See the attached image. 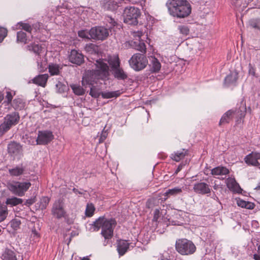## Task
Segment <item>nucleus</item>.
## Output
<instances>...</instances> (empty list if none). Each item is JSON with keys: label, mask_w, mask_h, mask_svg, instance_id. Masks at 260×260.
<instances>
[{"label": "nucleus", "mask_w": 260, "mask_h": 260, "mask_svg": "<svg viewBox=\"0 0 260 260\" xmlns=\"http://www.w3.org/2000/svg\"><path fill=\"white\" fill-rule=\"evenodd\" d=\"M17 41L18 42L27 44L29 42V39L26 37V33L22 31H19L17 34Z\"/></svg>", "instance_id": "obj_33"}, {"label": "nucleus", "mask_w": 260, "mask_h": 260, "mask_svg": "<svg viewBox=\"0 0 260 260\" xmlns=\"http://www.w3.org/2000/svg\"><path fill=\"white\" fill-rule=\"evenodd\" d=\"M187 150H185V149L177 151L171 154V158L173 160L178 162L183 158L184 156L187 154Z\"/></svg>", "instance_id": "obj_27"}, {"label": "nucleus", "mask_w": 260, "mask_h": 260, "mask_svg": "<svg viewBox=\"0 0 260 260\" xmlns=\"http://www.w3.org/2000/svg\"><path fill=\"white\" fill-rule=\"evenodd\" d=\"M114 218L107 219L104 217H100L93 223L94 230L102 229L101 234L105 239H111L113 235V230L116 225Z\"/></svg>", "instance_id": "obj_3"}, {"label": "nucleus", "mask_w": 260, "mask_h": 260, "mask_svg": "<svg viewBox=\"0 0 260 260\" xmlns=\"http://www.w3.org/2000/svg\"><path fill=\"white\" fill-rule=\"evenodd\" d=\"M23 202V200L17 197H12L8 198L6 201V204L11 206H15L19 204H21Z\"/></svg>", "instance_id": "obj_32"}, {"label": "nucleus", "mask_w": 260, "mask_h": 260, "mask_svg": "<svg viewBox=\"0 0 260 260\" xmlns=\"http://www.w3.org/2000/svg\"><path fill=\"white\" fill-rule=\"evenodd\" d=\"M89 94L93 98H99L100 95H101V92H100L99 90L95 87V86H92L90 88Z\"/></svg>", "instance_id": "obj_42"}, {"label": "nucleus", "mask_w": 260, "mask_h": 260, "mask_svg": "<svg viewBox=\"0 0 260 260\" xmlns=\"http://www.w3.org/2000/svg\"><path fill=\"white\" fill-rule=\"evenodd\" d=\"M244 160L248 165L260 166V153L252 152L247 155Z\"/></svg>", "instance_id": "obj_12"}, {"label": "nucleus", "mask_w": 260, "mask_h": 260, "mask_svg": "<svg viewBox=\"0 0 260 260\" xmlns=\"http://www.w3.org/2000/svg\"><path fill=\"white\" fill-rule=\"evenodd\" d=\"M6 98L8 100V103H10L12 101L13 96L11 92L7 91Z\"/></svg>", "instance_id": "obj_51"}, {"label": "nucleus", "mask_w": 260, "mask_h": 260, "mask_svg": "<svg viewBox=\"0 0 260 260\" xmlns=\"http://www.w3.org/2000/svg\"><path fill=\"white\" fill-rule=\"evenodd\" d=\"M69 61L77 65H81L84 62V56L76 50H72L69 55Z\"/></svg>", "instance_id": "obj_11"}, {"label": "nucleus", "mask_w": 260, "mask_h": 260, "mask_svg": "<svg viewBox=\"0 0 260 260\" xmlns=\"http://www.w3.org/2000/svg\"><path fill=\"white\" fill-rule=\"evenodd\" d=\"M176 249L181 255H189L194 253L195 246L190 240L186 239H178L176 242Z\"/></svg>", "instance_id": "obj_6"}, {"label": "nucleus", "mask_w": 260, "mask_h": 260, "mask_svg": "<svg viewBox=\"0 0 260 260\" xmlns=\"http://www.w3.org/2000/svg\"><path fill=\"white\" fill-rule=\"evenodd\" d=\"M11 226L14 230H17L20 227L21 221L19 219L15 218L12 219L10 222Z\"/></svg>", "instance_id": "obj_41"}, {"label": "nucleus", "mask_w": 260, "mask_h": 260, "mask_svg": "<svg viewBox=\"0 0 260 260\" xmlns=\"http://www.w3.org/2000/svg\"><path fill=\"white\" fill-rule=\"evenodd\" d=\"M8 151L10 155L15 157L21 153L22 146L16 142H11L8 145Z\"/></svg>", "instance_id": "obj_14"}, {"label": "nucleus", "mask_w": 260, "mask_h": 260, "mask_svg": "<svg viewBox=\"0 0 260 260\" xmlns=\"http://www.w3.org/2000/svg\"><path fill=\"white\" fill-rule=\"evenodd\" d=\"M183 166V165L182 164H180L178 168H177V169L176 170L174 174H177L182 169V167Z\"/></svg>", "instance_id": "obj_56"}, {"label": "nucleus", "mask_w": 260, "mask_h": 260, "mask_svg": "<svg viewBox=\"0 0 260 260\" xmlns=\"http://www.w3.org/2000/svg\"><path fill=\"white\" fill-rule=\"evenodd\" d=\"M237 205L238 206L241 207L242 208H245L246 207L247 202L242 200H238L237 202Z\"/></svg>", "instance_id": "obj_49"}, {"label": "nucleus", "mask_w": 260, "mask_h": 260, "mask_svg": "<svg viewBox=\"0 0 260 260\" xmlns=\"http://www.w3.org/2000/svg\"><path fill=\"white\" fill-rule=\"evenodd\" d=\"M89 33L92 39L99 40H104L109 36L108 29L102 26L92 27Z\"/></svg>", "instance_id": "obj_9"}, {"label": "nucleus", "mask_w": 260, "mask_h": 260, "mask_svg": "<svg viewBox=\"0 0 260 260\" xmlns=\"http://www.w3.org/2000/svg\"><path fill=\"white\" fill-rule=\"evenodd\" d=\"M238 78V73L237 71L231 72L224 79V86L229 87L235 85Z\"/></svg>", "instance_id": "obj_16"}, {"label": "nucleus", "mask_w": 260, "mask_h": 260, "mask_svg": "<svg viewBox=\"0 0 260 260\" xmlns=\"http://www.w3.org/2000/svg\"><path fill=\"white\" fill-rule=\"evenodd\" d=\"M196 191L202 194H206L210 192L209 185L204 182L196 184Z\"/></svg>", "instance_id": "obj_28"}, {"label": "nucleus", "mask_w": 260, "mask_h": 260, "mask_svg": "<svg viewBox=\"0 0 260 260\" xmlns=\"http://www.w3.org/2000/svg\"><path fill=\"white\" fill-rule=\"evenodd\" d=\"M129 245V243L125 240H120L118 241L117 249L119 255H124L128 249Z\"/></svg>", "instance_id": "obj_20"}, {"label": "nucleus", "mask_w": 260, "mask_h": 260, "mask_svg": "<svg viewBox=\"0 0 260 260\" xmlns=\"http://www.w3.org/2000/svg\"><path fill=\"white\" fill-rule=\"evenodd\" d=\"M2 260H17L16 253L14 250V248H10L6 247L1 256Z\"/></svg>", "instance_id": "obj_15"}, {"label": "nucleus", "mask_w": 260, "mask_h": 260, "mask_svg": "<svg viewBox=\"0 0 260 260\" xmlns=\"http://www.w3.org/2000/svg\"><path fill=\"white\" fill-rule=\"evenodd\" d=\"M257 251H258V254H254L253 255V259L254 260H260V243L257 247Z\"/></svg>", "instance_id": "obj_50"}, {"label": "nucleus", "mask_w": 260, "mask_h": 260, "mask_svg": "<svg viewBox=\"0 0 260 260\" xmlns=\"http://www.w3.org/2000/svg\"><path fill=\"white\" fill-rule=\"evenodd\" d=\"M8 214V208L6 205L0 204V222L3 221Z\"/></svg>", "instance_id": "obj_36"}, {"label": "nucleus", "mask_w": 260, "mask_h": 260, "mask_svg": "<svg viewBox=\"0 0 260 260\" xmlns=\"http://www.w3.org/2000/svg\"><path fill=\"white\" fill-rule=\"evenodd\" d=\"M255 189H260V182L258 183V185L255 187Z\"/></svg>", "instance_id": "obj_58"}, {"label": "nucleus", "mask_w": 260, "mask_h": 260, "mask_svg": "<svg viewBox=\"0 0 260 260\" xmlns=\"http://www.w3.org/2000/svg\"><path fill=\"white\" fill-rule=\"evenodd\" d=\"M52 212L53 215L57 218H60L64 216L65 212L63 208L62 204L60 200H58L54 203Z\"/></svg>", "instance_id": "obj_13"}, {"label": "nucleus", "mask_w": 260, "mask_h": 260, "mask_svg": "<svg viewBox=\"0 0 260 260\" xmlns=\"http://www.w3.org/2000/svg\"><path fill=\"white\" fill-rule=\"evenodd\" d=\"M166 6L170 15L178 18H185L191 13V7L186 0H168Z\"/></svg>", "instance_id": "obj_2"}, {"label": "nucleus", "mask_w": 260, "mask_h": 260, "mask_svg": "<svg viewBox=\"0 0 260 260\" xmlns=\"http://www.w3.org/2000/svg\"><path fill=\"white\" fill-rule=\"evenodd\" d=\"M153 214V220L155 221H157L161 214L160 211V209L158 208L155 209Z\"/></svg>", "instance_id": "obj_48"}, {"label": "nucleus", "mask_w": 260, "mask_h": 260, "mask_svg": "<svg viewBox=\"0 0 260 260\" xmlns=\"http://www.w3.org/2000/svg\"><path fill=\"white\" fill-rule=\"evenodd\" d=\"M74 93L78 95H83L85 93V90L80 85L73 84L71 85Z\"/></svg>", "instance_id": "obj_38"}, {"label": "nucleus", "mask_w": 260, "mask_h": 260, "mask_svg": "<svg viewBox=\"0 0 260 260\" xmlns=\"http://www.w3.org/2000/svg\"><path fill=\"white\" fill-rule=\"evenodd\" d=\"M121 92L119 90L114 91L102 92L101 95L104 99H110L112 98H117L121 94Z\"/></svg>", "instance_id": "obj_31"}, {"label": "nucleus", "mask_w": 260, "mask_h": 260, "mask_svg": "<svg viewBox=\"0 0 260 260\" xmlns=\"http://www.w3.org/2000/svg\"><path fill=\"white\" fill-rule=\"evenodd\" d=\"M48 75L47 74L39 75L34 78L32 80V83L43 87H45L48 79Z\"/></svg>", "instance_id": "obj_17"}, {"label": "nucleus", "mask_w": 260, "mask_h": 260, "mask_svg": "<svg viewBox=\"0 0 260 260\" xmlns=\"http://www.w3.org/2000/svg\"><path fill=\"white\" fill-rule=\"evenodd\" d=\"M105 138H106V136L105 135H103L101 136V137L100 138V140H102V141H103L104 140H105Z\"/></svg>", "instance_id": "obj_59"}, {"label": "nucleus", "mask_w": 260, "mask_h": 260, "mask_svg": "<svg viewBox=\"0 0 260 260\" xmlns=\"http://www.w3.org/2000/svg\"><path fill=\"white\" fill-rule=\"evenodd\" d=\"M3 98H4L3 94L1 92H0V102L3 100Z\"/></svg>", "instance_id": "obj_57"}, {"label": "nucleus", "mask_w": 260, "mask_h": 260, "mask_svg": "<svg viewBox=\"0 0 260 260\" xmlns=\"http://www.w3.org/2000/svg\"><path fill=\"white\" fill-rule=\"evenodd\" d=\"M31 186L29 182H20L13 181L8 184V188L13 194L23 197Z\"/></svg>", "instance_id": "obj_4"}, {"label": "nucleus", "mask_w": 260, "mask_h": 260, "mask_svg": "<svg viewBox=\"0 0 260 260\" xmlns=\"http://www.w3.org/2000/svg\"><path fill=\"white\" fill-rule=\"evenodd\" d=\"M182 191V189L178 187L169 189L164 193V196L166 197L165 198V200H167L168 198L171 196H175L180 194Z\"/></svg>", "instance_id": "obj_30"}, {"label": "nucleus", "mask_w": 260, "mask_h": 260, "mask_svg": "<svg viewBox=\"0 0 260 260\" xmlns=\"http://www.w3.org/2000/svg\"><path fill=\"white\" fill-rule=\"evenodd\" d=\"M227 187L231 190L237 191L238 192H239V190H241V188L240 187L239 185L236 182L235 179L232 178H229L227 179L226 181Z\"/></svg>", "instance_id": "obj_24"}, {"label": "nucleus", "mask_w": 260, "mask_h": 260, "mask_svg": "<svg viewBox=\"0 0 260 260\" xmlns=\"http://www.w3.org/2000/svg\"><path fill=\"white\" fill-rule=\"evenodd\" d=\"M7 35V30L4 27H0V42H1Z\"/></svg>", "instance_id": "obj_46"}, {"label": "nucleus", "mask_w": 260, "mask_h": 260, "mask_svg": "<svg viewBox=\"0 0 260 260\" xmlns=\"http://www.w3.org/2000/svg\"><path fill=\"white\" fill-rule=\"evenodd\" d=\"M13 105H24V103L20 99L15 100L13 102Z\"/></svg>", "instance_id": "obj_52"}, {"label": "nucleus", "mask_w": 260, "mask_h": 260, "mask_svg": "<svg viewBox=\"0 0 260 260\" xmlns=\"http://www.w3.org/2000/svg\"><path fill=\"white\" fill-rule=\"evenodd\" d=\"M235 112L233 110H229L226 112L221 117L219 124L221 125L229 123L233 119Z\"/></svg>", "instance_id": "obj_21"}, {"label": "nucleus", "mask_w": 260, "mask_h": 260, "mask_svg": "<svg viewBox=\"0 0 260 260\" xmlns=\"http://www.w3.org/2000/svg\"><path fill=\"white\" fill-rule=\"evenodd\" d=\"M18 113L14 112L7 114L4 118V121L0 125V133H5L19 121Z\"/></svg>", "instance_id": "obj_8"}, {"label": "nucleus", "mask_w": 260, "mask_h": 260, "mask_svg": "<svg viewBox=\"0 0 260 260\" xmlns=\"http://www.w3.org/2000/svg\"><path fill=\"white\" fill-rule=\"evenodd\" d=\"M36 60L38 64V69L39 72L44 71L47 69V61L46 59L43 60L41 56L39 58L36 57Z\"/></svg>", "instance_id": "obj_35"}, {"label": "nucleus", "mask_w": 260, "mask_h": 260, "mask_svg": "<svg viewBox=\"0 0 260 260\" xmlns=\"http://www.w3.org/2000/svg\"><path fill=\"white\" fill-rule=\"evenodd\" d=\"M58 86H62L60 83H58L56 84V87H57Z\"/></svg>", "instance_id": "obj_61"}, {"label": "nucleus", "mask_w": 260, "mask_h": 260, "mask_svg": "<svg viewBox=\"0 0 260 260\" xmlns=\"http://www.w3.org/2000/svg\"><path fill=\"white\" fill-rule=\"evenodd\" d=\"M131 45L135 49L141 52L143 54L146 52V45L142 41H132Z\"/></svg>", "instance_id": "obj_23"}, {"label": "nucleus", "mask_w": 260, "mask_h": 260, "mask_svg": "<svg viewBox=\"0 0 260 260\" xmlns=\"http://www.w3.org/2000/svg\"><path fill=\"white\" fill-rule=\"evenodd\" d=\"M85 50L91 54H96L98 52V47L93 43H89L86 45Z\"/></svg>", "instance_id": "obj_34"}, {"label": "nucleus", "mask_w": 260, "mask_h": 260, "mask_svg": "<svg viewBox=\"0 0 260 260\" xmlns=\"http://www.w3.org/2000/svg\"><path fill=\"white\" fill-rule=\"evenodd\" d=\"M109 64L111 71L120 66V61L118 55L115 54L108 56L107 60L99 59L95 61L94 63L96 67L95 70H92L87 72L83 77L82 84L83 86L86 85H92L95 83L96 80H105L109 76V67L106 61Z\"/></svg>", "instance_id": "obj_1"}, {"label": "nucleus", "mask_w": 260, "mask_h": 260, "mask_svg": "<svg viewBox=\"0 0 260 260\" xmlns=\"http://www.w3.org/2000/svg\"><path fill=\"white\" fill-rule=\"evenodd\" d=\"M50 202V199L47 197H43L41 199L39 208L42 210L46 208Z\"/></svg>", "instance_id": "obj_40"}, {"label": "nucleus", "mask_w": 260, "mask_h": 260, "mask_svg": "<svg viewBox=\"0 0 260 260\" xmlns=\"http://www.w3.org/2000/svg\"><path fill=\"white\" fill-rule=\"evenodd\" d=\"M111 71L113 76L118 80H124L127 78V74L120 66Z\"/></svg>", "instance_id": "obj_19"}, {"label": "nucleus", "mask_w": 260, "mask_h": 260, "mask_svg": "<svg viewBox=\"0 0 260 260\" xmlns=\"http://www.w3.org/2000/svg\"><path fill=\"white\" fill-rule=\"evenodd\" d=\"M119 7L117 2L112 0H109L102 4V8L107 11H114Z\"/></svg>", "instance_id": "obj_22"}, {"label": "nucleus", "mask_w": 260, "mask_h": 260, "mask_svg": "<svg viewBox=\"0 0 260 260\" xmlns=\"http://www.w3.org/2000/svg\"><path fill=\"white\" fill-rule=\"evenodd\" d=\"M130 67L136 71H140L146 68L148 60L143 54L136 53L129 60Z\"/></svg>", "instance_id": "obj_7"}, {"label": "nucleus", "mask_w": 260, "mask_h": 260, "mask_svg": "<svg viewBox=\"0 0 260 260\" xmlns=\"http://www.w3.org/2000/svg\"><path fill=\"white\" fill-rule=\"evenodd\" d=\"M27 48L28 50L32 51L36 53L37 57L39 58L41 56L42 48L38 44H30L27 46Z\"/></svg>", "instance_id": "obj_29"}, {"label": "nucleus", "mask_w": 260, "mask_h": 260, "mask_svg": "<svg viewBox=\"0 0 260 260\" xmlns=\"http://www.w3.org/2000/svg\"><path fill=\"white\" fill-rule=\"evenodd\" d=\"M35 203L34 199H29L26 201L25 205L27 206H30Z\"/></svg>", "instance_id": "obj_53"}, {"label": "nucleus", "mask_w": 260, "mask_h": 260, "mask_svg": "<svg viewBox=\"0 0 260 260\" xmlns=\"http://www.w3.org/2000/svg\"><path fill=\"white\" fill-rule=\"evenodd\" d=\"M49 72L51 75H57L59 73V66L56 64L52 63L49 65Z\"/></svg>", "instance_id": "obj_37"}, {"label": "nucleus", "mask_w": 260, "mask_h": 260, "mask_svg": "<svg viewBox=\"0 0 260 260\" xmlns=\"http://www.w3.org/2000/svg\"><path fill=\"white\" fill-rule=\"evenodd\" d=\"M78 36L81 38L83 39H89L90 38L89 36H90L89 31L86 30H81L78 31Z\"/></svg>", "instance_id": "obj_43"}, {"label": "nucleus", "mask_w": 260, "mask_h": 260, "mask_svg": "<svg viewBox=\"0 0 260 260\" xmlns=\"http://www.w3.org/2000/svg\"><path fill=\"white\" fill-rule=\"evenodd\" d=\"M95 211V208L92 204H88L86 206L85 214L87 217H91Z\"/></svg>", "instance_id": "obj_39"}, {"label": "nucleus", "mask_w": 260, "mask_h": 260, "mask_svg": "<svg viewBox=\"0 0 260 260\" xmlns=\"http://www.w3.org/2000/svg\"><path fill=\"white\" fill-rule=\"evenodd\" d=\"M149 59L150 71L152 73L158 72L161 67L159 60L154 56H150Z\"/></svg>", "instance_id": "obj_18"}, {"label": "nucleus", "mask_w": 260, "mask_h": 260, "mask_svg": "<svg viewBox=\"0 0 260 260\" xmlns=\"http://www.w3.org/2000/svg\"><path fill=\"white\" fill-rule=\"evenodd\" d=\"M24 171L25 168L22 165H21L9 169V173L11 176L18 177L22 175Z\"/></svg>", "instance_id": "obj_25"}, {"label": "nucleus", "mask_w": 260, "mask_h": 260, "mask_svg": "<svg viewBox=\"0 0 260 260\" xmlns=\"http://www.w3.org/2000/svg\"><path fill=\"white\" fill-rule=\"evenodd\" d=\"M140 10L135 7H126L123 11L124 22L129 25H136L140 17Z\"/></svg>", "instance_id": "obj_5"}, {"label": "nucleus", "mask_w": 260, "mask_h": 260, "mask_svg": "<svg viewBox=\"0 0 260 260\" xmlns=\"http://www.w3.org/2000/svg\"><path fill=\"white\" fill-rule=\"evenodd\" d=\"M54 138L52 133L49 131H39L37 139V144L38 145H46Z\"/></svg>", "instance_id": "obj_10"}, {"label": "nucleus", "mask_w": 260, "mask_h": 260, "mask_svg": "<svg viewBox=\"0 0 260 260\" xmlns=\"http://www.w3.org/2000/svg\"><path fill=\"white\" fill-rule=\"evenodd\" d=\"M129 2V0H118V2H117L118 4V5L120 7L122 6L123 4H127Z\"/></svg>", "instance_id": "obj_54"}, {"label": "nucleus", "mask_w": 260, "mask_h": 260, "mask_svg": "<svg viewBox=\"0 0 260 260\" xmlns=\"http://www.w3.org/2000/svg\"><path fill=\"white\" fill-rule=\"evenodd\" d=\"M18 25L21 26L22 29L28 32H30L32 30L31 26L28 23L19 22L18 23Z\"/></svg>", "instance_id": "obj_44"}, {"label": "nucleus", "mask_w": 260, "mask_h": 260, "mask_svg": "<svg viewBox=\"0 0 260 260\" xmlns=\"http://www.w3.org/2000/svg\"><path fill=\"white\" fill-rule=\"evenodd\" d=\"M1 232V230L0 229V233Z\"/></svg>", "instance_id": "obj_64"}, {"label": "nucleus", "mask_w": 260, "mask_h": 260, "mask_svg": "<svg viewBox=\"0 0 260 260\" xmlns=\"http://www.w3.org/2000/svg\"><path fill=\"white\" fill-rule=\"evenodd\" d=\"M81 260H90V259L89 258H83Z\"/></svg>", "instance_id": "obj_62"}, {"label": "nucleus", "mask_w": 260, "mask_h": 260, "mask_svg": "<svg viewBox=\"0 0 260 260\" xmlns=\"http://www.w3.org/2000/svg\"><path fill=\"white\" fill-rule=\"evenodd\" d=\"M253 208H254L253 204H252L251 203L247 202L246 207H245V208L248 209H252Z\"/></svg>", "instance_id": "obj_55"}, {"label": "nucleus", "mask_w": 260, "mask_h": 260, "mask_svg": "<svg viewBox=\"0 0 260 260\" xmlns=\"http://www.w3.org/2000/svg\"><path fill=\"white\" fill-rule=\"evenodd\" d=\"M218 187V185H217L215 184V185L213 186V188L215 190L217 189Z\"/></svg>", "instance_id": "obj_60"}, {"label": "nucleus", "mask_w": 260, "mask_h": 260, "mask_svg": "<svg viewBox=\"0 0 260 260\" xmlns=\"http://www.w3.org/2000/svg\"><path fill=\"white\" fill-rule=\"evenodd\" d=\"M244 115H241V117L244 116Z\"/></svg>", "instance_id": "obj_63"}, {"label": "nucleus", "mask_w": 260, "mask_h": 260, "mask_svg": "<svg viewBox=\"0 0 260 260\" xmlns=\"http://www.w3.org/2000/svg\"><path fill=\"white\" fill-rule=\"evenodd\" d=\"M106 20L107 22L110 24V25L108 26V27L110 28L112 26H114L117 24V22L111 17L107 16Z\"/></svg>", "instance_id": "obj_47"}, {"label": "nucleus", "mask_w": 260, "mask_h": 260, "mask_svg": "<svg viewBox=\"0 0 260 260\" xmlns=\"http://www.w3.org/2000/svg\"><path fill=\"white\" fill-rule=\"evenodd\" d=\"M229 173V170L224 167L218 166L211 170V174L214 176L224 175Z\"/></svg>", "instance_id": "obj_26"}, {"label": "nucleus", "mask_w": 260, "mask_h": 260, "mask_svg": "<svg viewBox=\"0 0 260 260\" xmlns=\"http://www.w3.org/2000/svg\"><path fill=\"white\" fill-rule=\"evenodd\" d=\"M178 29L181 34L184 35H187L189 34V29L188 27L184 25H180L178 26Z\"/></svg>", "instance_id": "obj_45"}]
</instances>
